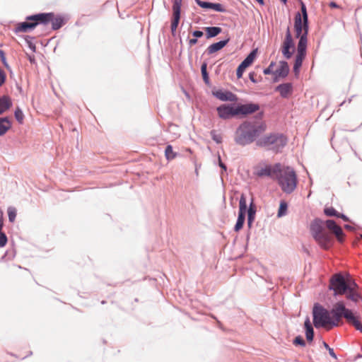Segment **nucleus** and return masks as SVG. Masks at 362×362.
I'll return each mask as SVG.
<instances>
[{
	"label": "nucleus",
	"instance_id": "46",
	"mask_svg": "<svg viewBox=\"0 0 362 362\" xmlns=\"http://www.w3.org/2000/svg\"><path fill=\"white\" fill-rule=\"evenodd\" d=\"M192 35H193L194 37L198 39L199 37H202L203 36L204 33L202 31L197 30H194L192 33Z\"/></svg>",
	"mask_w": 362,
	"mask_h": 362
},
{
	"label": "nucleus",
	"instance_id": "50",
	"mask_svg": "<svg viewBox=\"0 0 362 362\" xmlns=\"http://www.w3.org/2000/svg\"><path fill=\"white\" fill-rule=\"evenodd\" d=\"M4 226V214L0 211V231L2 230Z\"/></svg>",
	"mask_w": 362,
	"mask_h": 362
},
{
	"label": "nucleus",
	"instance_id": "34",
	"mask_svg": "<svg viewBox=\"0 0 362 362\" xmlns=\"http://www.w3.org/2000/svg\"><path fill=\"white\" fill-rule=\"evenodd\" d=\"M14 117L19 124H23L24 119V114L20 107H18L16 108L14 111Z\"/></svg>",
	"mask_w": 362,
	"mask_h": 362
},
{
	"label": "nucleus",
	"instance_id": "15",
	"mask_svg": "<svg viewBox=\"0 0 362 362\" xmlns=\"http://www.w3.org/2000/svg\"><path fill=\"white\" fill-rule=\"evenodd\" d=\"M257 49H252L238 65L236 69V76L238 78H241L245 69L252 65L257 57Z\"/></svg>",
	"mask_w": 362,
	"mask_h": 362
},
{
	"label": "nucleus",
	"instance_id": "53",
	"mask_svg": "<svg viewBox=\"0 0 362 362\" xmlns=\"http://www.w3.org/2000/svg\"><path fill=\"white\" fill-rule=\"evenodd\" d=\"M328 352H329V354L330 355V356H332L333 358H334V359L337 358V356L332 348L329 349Z\"/></svg>",
	"mask_w": 362,
	"mask_h": 362
},
{
	"label": "nucleus",
	"instance_id": "23",
	"mask_svg": "<svg viewBox=\"0 0 362 362\" xmlns=\"http://www.w3.org/2000/svg\"><path fill=\"white\" fill-rule=\"evenodd\" d=\"M33 30L34 28H33L30 21L25 20V21L18 23L14 28L13 31L17 34L18 33H28Z\"/></svg>",
	"mask_w": 362,
	"mask_h": 362
},
{
	"label": "nucleus",
	"instance_id": "27",
	"mask_svg": "<svg viewBox=\"0 0 362 362\" xmlns=\"http://www.w3.org/2000/svg\"><path fill=\"white\" fill-rule=\"evenodd\" d=\"M12 106V101L8 95L0 97V115L4 113Z\"/></svg>",
	"mask_w": 362,
	"mask_h": 362
},
{
	"label": "nucleus",
	"instance_id": "25",
	"mask_svg": "<svg viewBox=\"0 0 362 362\" xmlns=\"http://www.w3.org/2000/svg\"><path fill=\"white\" fill-rule=\"evenodd\" d=\"M11 127L12 122L8 117H0V136L5 135Z\"/></svg>",
	"mask_w": 362,
	"mask_h": 362
},
{
	"label": "nucleus",
	"instance_id": "3",
	"mask_svg": "<svg viewBox=\"0 0 362 362\" xmlns=\"http://www.w3.org/2000/svg\"><path fill=\"white\" fill-rule=\"evenodd\" d=\"M267 125L264 122L245 120L236 129L234 141L236 144L245 146L256 142L259 136L266 131Z\"/></svg>",
	"mask_w": 362,
	"mask_h": 362
},
{
	"label": "nucleus",
	"instance_id": "14",
	"mask_svg": "<svg viewBox=\"0 0 362 362\" xmlns=\"http://www.w3.org/2000/svg\"><path fill=\"white\" fill-rule=\"evenodd\" d=\"M182 1V0H174L173 1V18L170 25L171 33L173 36H175L176 30L180 20Z\"/></svg>",
	"mask_w": 362,
	"mask_h": 362
},
{
	"label": "nucleus",
	"instance_id": "58",
	"mask_svg": "<svg viewBox=\"0 0 362 362\" xmlns=\"http://www.w3.org/2000/svg\"><path fill=\"white\" fill-rule=\"evenodd\" d=\"M16 87H17V89L19 90V92L21 93L23 92L22 87L18 85H17Z\"/></svg>",
	"mask_w": 362,
	"mask_h": 362
},
{
	"label": "nucleus",
	"instance_id": "19",
	"mask_svg": "<svg viewBox=\"0 0 362 362\" xmlns=\"http://www.w3.org/2000/svg\"><path fill=\"white\" fill-rule=\"evenodd\" d=\"M256 212L257 206L255 204L253 197H252L248 206L246 204V214H247V224L249 229H251L252 227L253 222L255 219Z\"/></svg>",
	"mask_w": 362,
	"mask_h": 362
},
{
	"label": "nucleus",
	"instance_id": "21",
	"mask_svg": "<svg viewBox=\"0 0 362 362\" xmlns=\"http://www.w3.org/2000/svg\"><path fill=\"white\" fill-rule=\"evenodd\" d=\"M230 40V38L228 37L224 40H220L218 42L210 45L206 49L207 54H212L222 49L225 46L227 45Z\"/></svg>",
	"mask_w": 362,
	"mask_h": 362
},
{
	"label": "nucleus",
	"instance_id": "36",
	"mask_svg": "<svg viewBox=\"0 0 362 362\" xmlns=\"http://www.w3.org/2000/svg\"><path fill=\"white\" fill-rule=\"evenodd\" d=\"M210 135L211 136L212 140L215 141L216 144H219L222 143V136L221 134H218L216 130H211L210 132Z\"/></svg>",
	"mask_w": 362,
	"mask_h": 362
},
{
	"label": "nucleus",
	"instance_id": "57",
	"mask_svg": "<svg viewBox=\"0 0 362 362\" xmlns=\"http://www.w3.org/2000/svg\"><path fill=\"white\" fill-rule=\"evenodd\" d=\"M323 346L327 351L329 349H331V347L325 341H323Z\"/></svg>",
	"mask_w": 362,
	"mask_h": 362
},
{
	"label": "nucleus",
	"instance_id": "18",
	"mask_svg": "<svg viewBox=\"0 0 362 362\" xmlns=\"http://www.w3.org/2000/svg\"><path fill=\"white\" fill-rule=\"evenodd\" d=\"M306 51L307 49L305 48H297V54L295 57L294 64L293 67V71L296 77L298 76L300 68L303 64V62L306 57Z\"/></svg>",
	"mask_w": 362,
	"mask_h": 362
},
{
	"label": "nucleus",
	"instance_id": "61",
	"mask_svg": "<svg viewBox=\"0 0 362 362\" xmlns=\"http://www.w3.org/2000/svg\"><path fill=\"white\" fill-rule=\"evenodd\" d=\"M250 239V232L247 235V240L248 241Z\"/></svg>",
	"mask_w": 362,
	"mask_h": 362
},
{
	"label": "nucleus",
	"instance_id": "56",
	"mask_svg": "<svg viewBox=\"0 0 362 362\" xmlns=\"http://www.w3.org/2000/svg\"><path fill=\"white\" fill-rule=\"evenodd\" d=\"M329 6H330L331 8H339V5H338L336 2H334V1H331V2L329 3Z\"/></svg>",
	"mask_w": 362,
	"mask_h": 362
},
{
	"label": "nucleus",
	"instance_id": "8",
	"mask_svg": "<svg viewBox=\"0 0 362 362\" xmlns=\"http://www.w3.org/2000/svg\"><path fill=\"white\" fill-rule=\"evenodd\" d=\"M294 30L296 37L298 39L297 48L307 49L309 23L302 21L300 12H297L294 18Z\"/></svg>",
	"mask_w": 362,
	"mask_h": 362
},
{
	"label": "nucleus",
	"instance_id": "4",
	"mask_svg": "<svg viewBox=\"0 0 362 362\" xmlns=\"http://www.w3.org/2000/svg\"><path fill=\"white\" fill-rule=\"evenodd\" d=\"M329 313L331 316V328L342 325L341 318L344 317L348 323L362 333V322L359 320V316L352 310L346 308L343 300L337 302L329 310Z\"/></svg>",
	"mask_w": 362,
	"mask_h": 362
},
{
	"label": "nucleus",
	"instance_id": "10",
	"mask_svg": "<svg viewBox=\"0 0 362 362\" xmlns=\"http://www.w3.org/2000/svg\"><path fill=\"white\" fill-rule=\"evenodd\" d=\"M216 112L219 118L228 120L233 118H239L238 104L224 103L216 107Z\"/></svg>",
	"mask_w": 362,
	"mask_h": 362
},
{
	"label": "nucleus",
	"instance_id": "54",
	"mask_svg": "<svg viewBox=\"0 0 362 362\" xmlns=\"http://www.w3.org/2000/svg\"><path fill=\"white\" fill-rule=\"evenodd\" d=\"M274 77L272 78V82L273 83H277L279 81V78H281V76H278V74H274Z\"/></svg>",
	"mask_w": 362,
	"mask_h": 362
},
{
	"label": "nucleus",
	"instance_id": "20",
	"mask_svg": "<svg viewBox=\"0 0 362 362\" xmlns=\"http://www.w3.org/2000/svg\"><path fill=\"white\" fill-rule=\"evenodd\" d=\"M274 90L279 92L283 98H287L293 93V84L291 83H281L276 86Z\"/></svg>",
	"mask_w": 362,
	"mask_h": 362
},
{
	"label": "nucleus",
	"instance_id": "49",
	"mask_svg": "<svg viewBox=\"0 0 362 362\" xmlns=\"http://www.w3.org/2000/svg\"><path fill=\"white\" fill-rule=\"evenodd\" d=\"M337 218H340L344 221H349V218L346 215H345L344 214H342V213L339 212V214Z\"/></svg>",
	"mask_w": 362,
	"mask_h": 362
},
{
	"label": "nucleus",
	"instance_id": "59",
	"mask_svg": "<svg viewBox=\"0 0 362 362\" xmlns=\"http://www.w3.org/2000/svg\"><path fill=\"white\" fill-rule=\"evenodd\" d=\"M7 252H6L4 254V255L1 257V260H4V259H6V257Z\"/></svg>",
	"mask_w": 362,
	"mask_h": 362
},
{
	"label": "nucleus",
	"instance_id": "42",
	"mask_svg": "<svg viewBox=\"0 0 362 362\" xmlns=\"http://www.w3.org/2000/svg\"><path fill=\"white\" fill-rule=\"evenodd\" d=\"M8 242V238L4 232L0 231V247H4Z\"/></svg>",
	"mask_w": 362,
	"mask_h": 362
},
{
	"label": "nucleus",
	"instance_id": "40",
	"mask_svg": "<svg viewBox=\"0 0 362 362\" xmlns=\"http://www.w3.org/2000/svg\"><path fill=\"white\" fill-rule=\"evenodd\" d=\"M211 10L216 11L217 12H221V13L226 12V9L220 3H213V4L211 6Z\"/></svg>",
	"mask_w": 362,
	"mask_h": 362
},
{
	"label": "nucleus",
	"instance_id": "17",
	"mask_svg": "<svg viewBox=\"0 0 362 362\" xmlns=\"http://www.w3.org/2000/svg\"><path fill=\"white\" fill-rule=\"evenodd\" d=\"M281 165L276 163L274 165H267L264 168L257 171L256 175L258 177H272L273 175H278L281 173Z\"/></svg>",
	"mask_w": 362,
	"mask_h": 362
},
{
	"label": "nucleus",
	"instance_id": "32",
	"mask_svg": "<svg viewBox=\"0 0 362 362\" xmlns=\"http://www.w3.org/2000/svg\"><path fill=\"white\" fill-rule=\"evenodd\" d=\"M300 12H301L300 13L302 17V21H304V22H305V23L306 22L309 23L308 14L306 6L302 1H300Z\"/></svg>",
	"mask_w": 362,
	"mask_h": 362
},
{
	"label": "nucleus",
	"instance_id": "55",
	"mask_svg": "<svg viewBox=\"0 0 362 362\" xmlns=\"http://www.w3.org/2000/svg\"><path fill=\"white\" fill-rule=\"evenodd\" d=\"M344 228H346V230H350V231H354V228L349 225V224H345L344 225Z\"/></svg>",
	"mask_w": 362,
	"mask_h": 362
},
{
	"label": "nucleus",
	"instance_id": "30",
	"mask_svg": "<svg viewBox=\"0 0 362 362\" xmlns=\"http://www.w3.org/2000/svg\"><path fill=\"white\" fill-rule=\"evenodd\" d=\"M332 232H333L334 235H335L337 240L339 243H341V244L344 243V240H345V233L343 231L342 228L339 226H338L336 228H334L332 230Z\"/></svg>",
	"mask_w": 362,
	"mask_h": 362
},
{
	"label": "nucleus",
	"instance_id": "29",
	"mask_svg": "<svg viewBox=\"0 0 362 362\" xmlns=\"http://www.w3.org/2000/svg\"><path fill=\"white\" fill-rule=\"evenodd\" d=\"M178 155H179L178 153L173 151V148L172 145L168 144L166 146L165 149V156L168 160H171L175 159Z\"/></svg>",
	"mask_w": 362,
	"mask_h": 362
},
{
	"label": "nucleus",
	"instance_id": "31",
	"mask_svg": "<svg viewBox=\"0 0 362 362\" xmlns=\"http://www.w3.org/2000/svg\"><path fill=\"white\" fill-rule=\"evenodd\" d=\"M287 209H288L287 202L284 200L281 201L279 207V210L277 212V216L279 218H281V217L285 216L287 213Z\"/></svg>",
	"mask_w": 362,
	"mask_h": 362
},
{
	"label": "nucleus",
	"instance_id": "63",
	"mask_svg": "<svg viewBox=\"0 0 362 362\" xmlns=\"http://www.w3.org/2000/svg\"><path fill=\"white\" fill-rule=\"evenodd\" d=\"M101 303H102V304H105V300H103Z\"/></svg>",
	"mask_w": 362,
	"mask_h": 362
},
{
	"label": "nucleus",
	"instance_id": "45",
	"mask_svg": "<svg viewBox=\"0 0 362 362\" xmlns=\"http://www.w3.org/2000/svg\"><path fill=\"white\" fill-rule=\"evenodd\" d=\"M202 78L206 85H210V78L208 71L202 74Z\"/></svg>",
	"mask_w": 362,
	"mask_h": 362
},
{
	"label": "nucleus",
	"instance_id": "13",
	"mask_svg": "<svg viewBox=\"0 0 362 362\" xmlns=\"http://www.w3.org/2000/svg\"><path fill=\"white\" fill-rule=\"evenodd\" d=\"M246 216V197L245 194H242L239 200V210L236 223L234 226V231H240L245 222Z\"/></svg>",
	"mask_w": 362,
	"mask_h": 362
},
{
	"label": "nucleus",
	"instance_id": "33",
	"mask_svg": "<svg viewBox=\"0 0 362 362\" xmlns=\"http://www.w3.org/2000/svg\"><path fill=\"white\" fill-rule=\"evenodd\" d=\"M324 214L328 217H337L339 212L332 206L325 207L324 209Z\"/></svg>",
	"mask_w": 362,
	"mask_h": 362
},
{
	"label": "nucleus",
	"instance_id": "9",
	"mask_svg": "<svg viewBox=\"0 0 362 362\" xmlns=\"http://www.w3.org/2000/svg\"><path fill=\"white\" fill-rule=\"evenodd\" d=\"M239 118H245L248 115L257 112L255 118L256 120H262L264 117V111H259L260 105L258 103L249 102L246 103H238Z\"/></svg>",
	"mask_w": 362,
	"mask_h": 362
},
{
	"label": "nucleus",
	"instance_id": "39",
	"mask_svg": "<svg viewBox=\"0 0 362 362\" xmlns=\"http://www.w3.org/2000/svg\"><path fill=\"white\" fill-rule=\"evenodd\" d=\"M8 216L10 222L13 223L16 217V210L14 207H8Z\"/></svg>",
	"mask_w": 362,
	"mask_h": 362
},
{
	"label": "nucleus",
	"instance_id": "24",
	"mask_svg": "<svg viewBox=\"0 0 362 362\" xmlns=\"http://www.w3.org/2000/svg\"><path fill=\"white\" fill-rule=\"evenodd\" d=\"M52 29L53 30H57L60 29L66 23V21L64 17L58 15L55 16V14L52 12Z\"/></svg>",
	"mask_w": 362,
	"mask_h": 362
},
{
	"label": "nucleus",
	"instance_id": "41",
	"mask_svg": "<svg viewBox=\"0 0 362 362\" xmlns=\"http://www.w3.org/2000/svg\"><path fill=\"white\" fill-rule=\"evenodd\" d=\"M275 62H272L270 63V64L269 65L268 67L265 68L264 70H263V73L265 75H269V74H275V71L273 70V68L275 65Z\"/></svg>",
	"mask_w": 362,
	"mask_h": 362
},
{
	"label": "nucleus",
	"instance_id": "5",
	"mask_svg": "<svg viewBox=\"0 0 362 362\" xmlns=\"http://www.w3.org/2000/svg\"><path fill=\"white\" fill-rule=\"evenodd\" d=\"M288 138L283 133L270 132L259 137L256 146L274 153H281L287 145Z\"/></svg>",
	"mask_w": 362,
	"mask_h": 362
},
{
	"label": "nucleus",
	"instance_id": "64",
	"mask_svg": "<svg viewBox=\"0 0 362 362\" xmlns=\"http://www.w3.org/2000/svg\"><path fill=\"white\" fill-rule=\"evenodd\" d=\"M361 238H362V235H361Z\"/></svg>",
	"mask_w": 362,
	"mask_h": 362
},
{
	"label": "nucleus",
	"instance_id": "26",
	"mask_svg": "<svg viewBox=\"0 0 362 362\" xmlns=\"http://www.w3.org/2000/svg\"><path fill=\"white\" fill-rule=\"evenodd\" d=\"M289 71L290 69L288 62L282 60L279 62V67L275 70V74H278L279 76L284 78L288 75Z\"/></svg>",
	"mask_w": 362,
	"mask_h": 362
},
{
	"label": "nucleus",
	"instance_id": "16",
	"mask_svg": "<svg viewBox=\"0 0 362 362\" xmlns=\"http://www.w3.org/2000/svg\"><path fill=\"white\" fill-rule=\"evenodd\" d=\"M211 94L214 97L223 102H235L238 99L237 95L231 91L222 88L217 89L215 87L211 90Z\"/></svg>",
	"mask_w": 362,
	"mask_h": 362
},
{
	"label": "nucleus",
	"instance_id": "51",
	"mask_svg": "<svg viewBox=\"0 0 362 362\" xmlns=\"http://www.w3.org/2000/svg\"><path fill=\"white\" fill-rule=\"evenodd\" d=\"M198 42V40L195 37L189 39V47H192L193 45H196Z\"/></svg>",
	"mask_w": 362,
	"mask_h": 362
},
{
	"label": "nucleus",
	"instance_id": "6",
	"mask_svg": "<svg viewBox=\"0 0 362 362\" xmlns=\"http://www.w3.org/2000/svg\"><path fill=\"white\" fill-rule=\"evenodd\" d=\"M276 178L281 190L286 194H291L296 189L298 179L293 168L287 167L284 172L281 170V173H279Z\"/></svg>",
	"mask_w": 362,
	"mask_h": 362
},
{
	"label": "nucleus",
	"instance_id": "28",
	"mask_svg": "<svg viewBox=\"0 0 362 362\" xmlns=\"http://www.w3.org/2000/svg\"><path fill=\"white\" fill-rule=\"evenodd\" d=\"M204 29L206 39L216 37L222 32V28L218 26H209L206 27Z\"/></svg>",
	"mask_w": 362,
	"mask_h": 362
},
{
	"label": "nucleus",
	"instance_id": "2",
	"mask_svg": "<svg viewBox=\"0 0 362 362\" xmlns=\"http://www.w3.org/2000/svg\"><path fill=\"white\" fill-rule=\"evenodd\" d=\"M338 226L333 219L324 221L320 218H315L310 222L309 229L313 238L320 247L328 250L333 245L334 240L332 235L326 230L325 227L332 231Z\"/></svg>",
	"mask_w": 362,
	"mask_h": 362
},
{
	"label": "nucleus",
	"instance_id": "12",
	"mask_svg": "<svg viewBox=\"0 0 362 362\" xmlns=\"http://www.w3.org/2000/svg\"><path fill=\"white\" fill-rule=\"evenodd\" d=\"M295 52V43L292 37L289 27L287 28L286 36L282 44L281 52L283 56L289 59Z\"/></svg>",
	"mask_w": 362,
	"mask_h": 362
},
{
	"label": "nucleus",
	"instance_id": "1",
	"mask_svg": "<svg viewBox=\"0 0 362 362\" xmlns=\"http://www.w3.org/2000/svg\"><path fill=\"white\" fill-rule=\"evenodd\" d=\"M328 289L333 291L334 297L344 296L347 300H350L356 305L362 302V295L358 291V285L354 279L346 278L341 272L332 275L329 281Z\"/></svg>",
	"mask_w": 362,
	"mask_h": 362
},
{
	"label": "nucleus",
	"instance_id": "47",
	"mask_svg": "<svg viewBox=\"0 0 362 362\" xmlns=\"http://www.w3.org/2000/svg\"><path fill=\"white\" fill-rule=\"evenodd\" d=\"M256 74L254 71L249 73V78L253 83H257L258 81L255 78Z\"/></svg>",
	"mask_w": 362,
	"mask_h": 362
},
{
	"label": "nucleus",
	"instance_id": "11",
	"mask_svg": "<svg viewBox=\"0 0 362 362\" xmlns=\"http://www.w3.org/2000/svg\"><path fill=\"white\" fill-rule=\"evenodd\" d=\"M52 12L38 13L25 17V20L30 21L33 28L35 29L39 25H46L52 21Z\"/></svg>",
	"mask_w": 362,
	"mask_h": 362
},
{
	"label": "nucleus",
	"instance_id": "35",
	"mask_svg": "<svg viewBox=\"0 0 362 362\" xmlns=\"http://www.w3.org/2000/svg\"><path fill=\"white\" fill-rule=\"evenodd\" d=\"M26 44L28 45V47L30 48V50H32L33 52L36 51V46L33 42V40L35 39L34 37H31L30 35H24L23 36Z\"/></svg>",
	"mask_w": 362,
	"mask_h": 362
},
{
	"label": "nucleus",
	"instance_id": "22",
	"mask_svg": "<svg viewBox=\"0 0 362 362\" xmlns=\"http://www.w3.org/2000/svg\"><path fill=\"white\" fill-rule=\"evenodd\" d=\"M304 329L307 341L308 342H312L314 339L315 332L309 317H307L305 320Z\"/></svg>",
	"mask_w": 362,
	"mask_h": 362
},
{
	"label": "nucleus",
	"instance_id": "62",
	"mask_svg": "<svg viewBox=\"0 0 362 362\" xmlns=\"http://www.w3.org/2000/svg\"><path fill=\"white\" fill-rule=\"evenodd\" d=\"M34 61H35V59H31V58H30V62H34Z\"/></svg>",
	"mask_w": 362,
	"mask_h": 362
},
{
	"label": "nucleus",
	"instance_id": "52",
	"mask_svg": "<svg viewBox=\"0 0 362 362\" xmlns=\"http://www.w3.org/2000/svg\"><path fill=\"white\" fill-rule=\"evenodd\" d=\"M205 72H207V64L206 62H204L202 65H201V73H205Z\"/></svg>",
	"mask_w": 362,
	"mask_h": 362
},
{
	"label": "nucleus",
	"instance_id": "38",
	"mask_svg": "<svg viewBox=\"0 0 362 362\" xmlns=\"http://www.w3.org/2000/svg\"><path fill=\"white\" fill-rule=\"evenodd\" d=\"M293 344L295 346H300L302 347H304L306 345L305 340L303 339V337L300 335H298L294 338V339L293 340Z\"/></svg>",
	"mask_w": 362,
	"mask_h": 362
},
{
	"label": "nucleus",
	"instance_id": "7",
	"mask_svg": "<svg viewBox=\"0 0 362 362\" xmlns=\"http://www.w3.org/2000/svg\"><path fill=\"white\" fill-rule=\"evenodd\" d=\"M313 323L316 329L329 327L331 329V316L329 310L319 303H315L313 308Z\"/></svg>",
	"mask_w": 362,
	"mask_h": 362
},
{
	"label": "nucleus",
	"instance_id": "37",
	"mask_svg": "<svg viewBox=\"0 0 362 362\" xmlns=\"http://www.w3.org/2000/svg\"><path fill=\"white\" fill-rule=\"evenodd\" d=\"M197 4L202 8L204 9H211V6L213 2L205 1L202 0H194Z\"/></svg>",
	"mask_w": 362,
	"mask_h": 362
},
{
	"label": "nucleus",
	"instance_id": "44",
	"mask_svg": "<svg viewBox=\"0 0 362 362\" xmlns=\"http://www.w3.org/2000/svg\"><path fill=\"white\" fill-rule=\"evenodd\" d=\"M6 74L5 71L0 68V87L6 82Z\"/></svg>",
	"mask_w": 362,
	"mask_h": 362
},
{
	"label": "nucleus",
	"instance_id": "48",
	"mask_svg": "<svg viewBox=\"0 0 362 362\" xmlns=\"http://www.w3.org/2000/svg\"><path fill=\"white\" fill-rule=\"evenodd\" d=\"M218 165L219 167L223 170V171H226L227 170V166L225 163H223L221 160V156H218Z\"/></svg>",
	"mask_w": 362,
	"mask_h": 362
},
{
	"label": "nucleus",
	"instance_id": "43",
	"mask_svg": "<svg viewBox=\"0 0 362 362\" xmlns=\"http://www.w3.org/2000/svg\"><path fill=\"white\" fill-rule=\"evenodd\" d=\"M0 59L4 64V66L7 69H9L10 66L6 61V54L3 49H0Z\"/></svg>",
	"mask_w": 362,
	"mask_h": 362
},
{
	"label": "nucleus",
	"instance_id": "60",
	"mask_svg": "<svg viewBox=\"0 0 362 362\" xmlns=\"http://www.w3.org/2000/svg\"><path fill=\"white\" fill-rule=\"evenodd\" d=\"M284 4H286L288 0H280Z\"/></svg>",
	"mask_w": 362,
	"mask_h": 362
}]
</instances>
